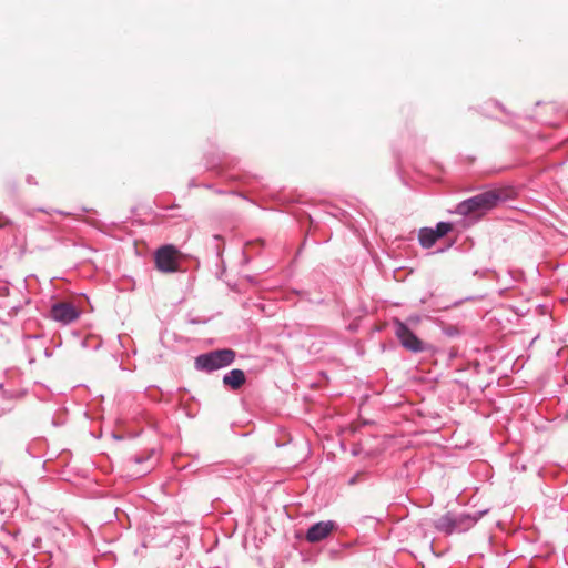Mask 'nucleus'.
<instances>
[{"mask_svg": "<svg viewBox=\"0 0 568 568\" xmlns=\"http://www.w3.org/2000/svg\"><path fill=\"white\" fill-rule=\"evenodd\" d=\"M513 189H498L487 191L459 203L457 206V213H473L477 210H504L506 207L503 206V204L508 199L513 197Z\"/></svg>", "mask_w": 568, "mask_h": 568, "instance_id": "nucleus-1", "label": "nucleus"}, {"mask_svg": "<svg viewBox=\"0 0 568 568\" xmlns=\"http://www.w3.org/2000/svg\"><path fill=\"white\" fill-rule=\"evenodd\" d=\"M479 516L470 514L446 513L434 523V527L445 535L462 534L476 525Z\"/></svg>", "mask_w": 568, "mask_h": 568, "instance_id": "nucleus-2", "label": "nucleus"}, {"mask_svg": "<svg viewBox=\"0 0 568 568\" xmlns=\"http://www.w3.org/2000/svg\"><path fill=\"white\" fill-rule=\"evenodd\" d=\"M234 359V351L229 348L216 349L199 355L195 358V368L210 373L231 365Z\"/></svg>", "mask_w": 568, "mask_h": 568, "instance_id": "nucleus-3", "label": "nucleus"}, {"mask_svg": "<svg viewBox=\"0 0 568 568\" xmlns=\"http://www.w3.org/2000/svg\"><path fill=\"white\" fill-rule=\"evenodd\" d=\"M181 252L172 244H165L154 252L155 267L161 273H174L180 268Z\"/></svg>", "mask_w": 568, "mask_h": 568, "instance_id": "nucleus-4", "label": "nucleus"}, {"mask_svg": "<svg viewBox=\"0 0 568 568\" xmlns=\"http://www.w3.org/2000/svg\"><path fill=\"white\" fill-rule=\"evenodd\" d=\"M395 327V335L400 345L413 353H420L425 351V344L419 339L407 326L406 323L395 318L393 321Z\"/></svg>", "mask_w": 568, "mask_h": 568, "instance_id": "nucleus-5", "label": "nucleus"}, {"mask_svg": "<svg viewBox=\"0 0 568 568\" xmlns=\"http://www.w3.org/2000/svg\"><path fill=\"white\" fill-rule=\"evenodd\" d=\"M50 314L54 321L68 325L79 318L80 311L71 303L60 302L52 305Z\"/></svg>", "mask_w": 568, "mask_h": 568, "instance_id": "nucleus-6", "label": "nucleus"}, {"mask_svg": "<svg viewBox=\"0 0 568 568\" xmlns=\"http://www.w3.org/2000/svg\"><path fill=\"white\" fill-rule=\"evenodd\" d=\"M452 230V224L448 222H439L435 229L424 227L420 229L418 234L419 243L423 247L429 248L435 242L445 236Z\"/></svg>", "mask_w": 568, "mask_h": 568, "instance_id": "nucleus-7", "label": "nucleus"}, {"mask_svg": "<svg viewBox=\"0 0 568 568\" xmlns=\"http://www.w3.org/2000/svg\"><path fill=\"white\" fill-rule=\"evenodd\" d=\"M336 528L337 524L333 520L318 521L307 529L305 539L312 544L320 542L327 538Z\"/></svg>", "mask_w": 568, "mask_h": 568, "instance_id": "nucleus-8", "label": "nucleus"}, {"mask_svg": "<svg viewBox=\"0 0 568 568\" xmlns=\"http://www.w3.org/2000/svg\"><path fill=\"white\" fill-rule=\"evenodd\" d=\"M246 381L245 374L242 369L234 368L223 376V384L233 390L241 388Z\"/></svg>", "mask_w": 568, "mask_h": 568, "instance_id": "nucleus-9", "label": "nucleus"}, {"mask_svg": "<svg viewBox=\"0 0 568 568\" xmlns=\"http://www.w3.org/2000/svg\"><path fill=\"white\" fill-rule=\"evenodd\" d=\"M419 320H420V318H419V316H417V315H416V316H409V317L407 318V322H408L409 324L416 325V324H418V323H419Z\"/></svg>", "mask_w": 568, "mask_h": 568, "instance_id": "nucleus-10", "label": "nucleus"}]
</instances>
